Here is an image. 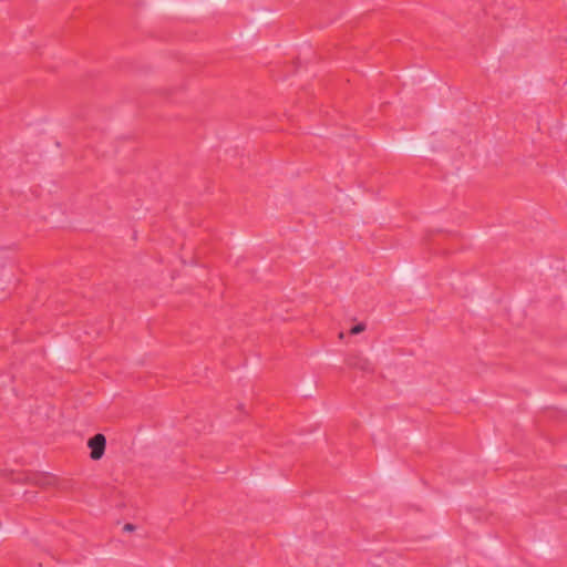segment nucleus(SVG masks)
Returning a JSON list of instances; mask_svg holds the SVG:
<instances>
[{
    "label": "nucleus",
    "mask_w": 567,
    "mask_h": 567,
    "mask_svg": "<svg viewBox=\"0 0 567 567\" xmlns=\"http://www.w3.org/2000/svg\"><path fill=\"white\" fill-rule=\"evenodd\" d=\"M106 440L103 434H96L87 441V446L91 449L90 456L92 460H100L105 451Z\"/></svg>",
    "instance_id": "1"
},
{
    "label": "nucleus",
    "mask_w": 567,
    "mask_h": 567,
    "mask_svg": "<svg viewBox=\"0 0 567 567\" xmlns=\"http://www.w3.org/2000/svg\"><path fill=\"white\" fill-rule=\"evenodd\" d=\"M365 329V326L360 323V324H357L354 326L352 329H351V333L353 334H358V333H361L362 331H364Z\"/></svg>",
    "instance_id": "2"
},
{
    "label": "nucleus",
    "mask_w": 567,
    "mask_h": 567,
    "mask_svg": "<svg viewBox=\"0 0 567 567\" xmlns=\"http://www.w3.org/2000/svg\"><path fill=\"white\" fill-rule=\"evenodd\" d=\"M124 530H126V532H132V530H134V526H133V525H131V524H126V525L124 526Z\"/></svg>",
    "instance_id": "3"
}]
</instances>
